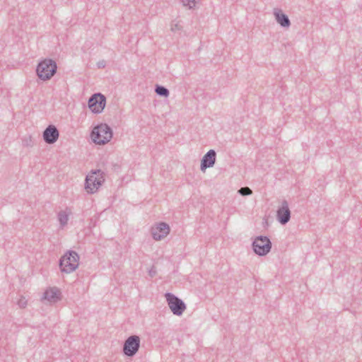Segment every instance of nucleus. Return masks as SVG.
<instances>
[{"mask_svg":"<svg viewBox=\"0 0 362 362\" xmlns=\"http://www.w3.org/2000/svg\"><path fill=\"white\" fill-rule=\"evenodd\" d=\"M17 304L21 308H24L26 307V305L28 304V301L25 297L21 296V298H19V300L17 302Z\"/></svg>","mask_w":362,"mask_h":362,"instance_id":"obj_20","label":"nucleus"},{"mask_svg":"<svg viewBox=\"0 0 362 362\" xmlns=\"http://www.w3.org/2000/svg\"><path fill=\"white\" fill-rule=\"evenodd\" d=\"M106 98L104 95L98 93H94L88 100V107L95 114L100 113L105 108Z\"/></svg>","mask_w":362,"mask_h":362,"instance_id":"obj_7","label":"nucleus"},{"mask_svg":"<svg viewBox=\"0 0 362 362\" xmlns=\"http://www.w3.org/2000/svg\"><path fill=\"white\" fill-rule=\"evenodd\" d=\"M103 180H104L103 179L102 176L99 177L95 175V182L94 184V187H92L93 194L97 191L98 187L102 185Z\"/></svg>","mask_w":362,"mask_h":362,"instance_id":"obj_18","label":"nucleus"},{"mask_svg":"<svg viewBox=\"0 0 362 362\" xmlns=\"http://www.w3.org/2000/svg\"><path fill=\"white\" fill-rule=\"evenodd\" d=\"M59 132L57 128L49 124L43 132L42 137L44 141L48 144H54L59 139Z\"/></svg>","mask_w":362,"mask_h":362,"instance_id":"obj_10","label":"nucleus"},{"mask_svg":"<svg viewBox=\"0 0 362 362\" xmlns=\"http://www.w3.org/2000/svg\"><path fill=\"white\" fill-rule=\"evenodd\" d=\"M272 242L267 236H257L252 243L254 252L259 255L264 256L267 255L272 249Z\"/></svg>","mask_w":362,"mask_h":362,"instance_id":"obj_4","label":"nucleus"},{"mask_svg":"<svg viewBox=\"0 0 362 362\" xmlns=\"http://www.w3.org/2000/svg\"><path fill=\"white\" fill-rule=\"evenodd\" d=\"M238 193L242 196H248L252 194V190L248 187H244L239 189Z\"/></svg>","mask_w":362,"mask_h":362,"instance_id":"obj_17","label":"nucleus"},{"mask_svg":"<svg viewBox=\"0 0 362 362\" xmlns=\"http://www.w3.org/2000/svg\"><path fill=\"white\" fill-rule=\"evenodd\" d=\"M79 255L74 250L67 251L59 259V266L62 272L70 274L74 272L79 264Z\"/></svg>","mask_w":362,"mask_h":362,"instance_id":"obj_1","label":"nucleus"},{"mask_svg":"<svg viewBox=\"0 0 362 362\" xmlns=\"http://www.w3.org/2000/svg\"><path fill=\"white\" fill-rule=\"evenodd\" d=\"M216 151L214 149L209 150L201 160V170L205 172L206 168L213 167L216 163Z\"/></svg>","mask_w":362,"mask_h":362,"instance_id":"obj_11","label":"nucleus"},{"mask_svg":"<svg viewBox=\"0 0 362 362\" xmlns=\"http://www.w3.org/2000/svg\"><path fill=\"white\" fill-rule=\"evenodd\" d=\"M175 29H178V25L177 24L175 25V28H172V30L174 31Z\"/></svg>","mask_w":362,"mask_h":362,"instance_id":"obj_22","label":"nucleus"},{"mask_svg":"<svg viewBox=\"0 0 362 362\" xmlns=\"http://www.w3.org/2000/svg\"><path fill=\"white\" fill-rule=\"evenodd\" d=\"M97 174L102 175V172L100 170L93 171L92 174L88 175L86 178L85 182V189H86L87 192L90 194H93V189L92 187H94V184L95 182V175Z\"/></svg>","mask_w":362,"mask_h":362,"instance_id":"obj_14","label":"nucleus"},{"mask_svg":"<svg viewBox=\"0 0 362 362\" xmlns=\"http://www.w3.org/2000/svg\"><path fill=\"white\" fill-rule=\"evenodd\" d=\"M140 337L137 335H131L124 342L123 354L128 357H133L138 352L140 347Z\"/></svg>","mask_w":362,"mask_h":362,"instance_id":"obj_6","label":"nucleus"},{"mask_svg":"<svg viewBox=\"0 0 362 362\" xmlns=\"http://www.w3.org/2000/svg\"><path fill=\"white\" fill-rule=\"evenodd\" d=\"M183 6H189V8H192L195 6L196 0H181Z\"/></svg>","mask_w":362,"mask_h":362,"instance_id":"obj_19","label":"nucleus"},{"mask_svg":"<svg viewBox=\"0 0 362 362\" xmlns=\"http://www.w3.org/2000/svg\"><path fill=\"white\" fill-rule=\"evenodd\" d=\"M112 130L105 123H101L93 128L91 132V139L96 144H105L112 138Z\"/></svg>","mask_w":362,"mask_h":362,"instance_id":"obj_2","label":"nucleus"},{"mask_svg":"<svg viewBox=\"0 0 362 362\" xmlns=\"http://www.w3.org/2000/svg\"><path fill=\"white\" fill-rule=\"evenodd\" d=\"M70 214L71 211L68 209L64 211H60L58 213V220L62 228L64 227L67 224Z\"/></svg>","mask_w":362,"mask_h":362,"instance_id":"obj_15","label":"nucleus"},{"mask_svg":"<svg viewBox=\"0 0 362 362\" xmlns=\"http://www.w3.org/2000/svg\"><path fill=\"white\" fill-rule=\"evenodd\" d=\"M57 65L55 61L45 59L41 61L36 69L37 76L43 81L50 79L57 72Z\"/></svg>","mask_w":362,"mask_h":362,"instance_id":"obj_3","label":"nucleus"},{"mask_svg":"<svg viewBox=\"0 0 362 362\" xmlns=\"http://www.w3.org/2000/svg\"><path fill=\"white\" fill-rule=\"evenodd\" d=\"M165 296L172 313L177 316L182 315L186 309L185 303L171 293H166Z\"/></svg>","mask_w":362,"mask_h":362,"instance_id":"obj_5","label":"nucleus"},{"mask_svg":"<svg viewBox=\"0 0 362 362\" xmlns=\"http://www.w3.org/2000/svg\"><path fill=\"white\" fill-rule=\"evenodd\" d=\"M274 15L276 22L283 28H288L291 25L290 20L287 15L284 13L281 9L275 8Z\"/></svg>","mask_w":362,"mask_h":362,"instance_id":"obj_12","label":"nucleus"},{"mask_svg":"<svg viewBox=\"0 0 362 362\" xmlns=\"http://www.w3.org/2000/svg\"><path fill=\"white\" fill-rule=\"evenodd\" d=\"M276 218L278 221L282 224H286L291 218V211L286 200L281 202V206L279 207L276 211Z\"/></svg>","mask_w":362,"mask_h":362,"instance_id":"obj_9","label":"nucleus"},{"mask_svg":"<svg viewBox=\"0 0 362 362\" xmlns=\"http://www.w3.org/2000/svg\"><path fill=\"white\" fill-rule=\"evenodd\" d=\"M155 92L158 95L165 98H167L170 94L169 90L165 86L160 85L156 86Z\"/></svg>","mask_w":362,"mask_h":362,"instance_id":"obj_16","label":"nucleus"},{"mask_svg":"<svg viewBox=\"0 0 362 362\" xmlns=\"http://www.w3.org/2000/svg\"><path fill=\"white\" fill-rule=\"evenodd\" d=\"M170 226L164 222H160L151 229V233L153 238L156 240H160L166 237L170 233Z\"/></svg>","mask_w":362,"mask_h":362,"instance_id":"obj_8","label":"nucleus"},{"mask_svg":"<svg viewBox=\"0 0 362 362\" xmlns=\"http://www.w3.org/2000/svg\"><path fill=\"white\" fill-rule=\"evenodd\" d=\"M97 66L99 69L105 68L106 66V62L105 60H101L97 63Z\"/></svg>","mask_w":362,"mask_h":362,"instance_id":"obj_21","label":"nucleus"},{"mask_svg":"<svg viewBox=\"0 0 362 362\" xmlns=\"http://www.w3.org/2000/svg\"><path fill=\"white\" fill-rule=\"evenodd\" d=\"M61 293L59 290L56 288H51L45 291L43 298L52 303H56L60 299Z\"/></svg>","mask_w":362,"mask_h":362,"instance_id":"obj_13","label":"nucleus"}]
</instances>
